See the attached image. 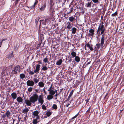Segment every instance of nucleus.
<instances>
[{
	"instance_id": "obj_1",
	"label": "nucleus",
	"mask_w": 124,
	"mask_h": 124,
	"mask_svg": "<svg viewBox=\"0 0 124 124\" xmlns=\"http://www.w3.org/2000/svg\"><path fill=\"white\" fill-rule=\"evenodd\" d=\"M38 98V95L35 93L30 97V100L32 103H34L37 101Z\"/></svg>"
},
{
	"instance_id": "obj_2",
	"label": "nucleus",
	"mask_w": 124,
	"mask_h": 124,
	"mask_svg": "<svg viewBox=\"0 0 124 124\" xmlns=\"http://www.w3.org/2000/svg\"><path fill=\"white\" fill-rule=\"evenodd\" d=\"M20 66L19 65H17L12 70V72L13 73L16 75V76H15V77H16V74L18 72H20Z\"/></svg>"
},
{
	"instance_id": "obj_3",
	"label": "nucleus",
	"mask_w": 124,
	"mask_h": 124,
	"mask_svg": "<svg viewBox=\"0 0 124 124\" xmlns=\"http://www.w3.org/2000/svg\"><path fill=\"white\" fill-rule=\"evenodd\" d=\"M105 29V28L104 26H103L102 25V26L99 25L97 30V33L98 34H100L101 31Z\"/></svg>"
},
{
	"instance_id": "obj_4",
	"label": "nucleus",
	"mask_w": 124,
	"mask_h": 124,
	"mask_svg": "<svg viewBox=\"0 0 124 124\" xmlns=\"http://www.w3.org/2000/svg\"><path fill=\"white\" fill-rule=\"evenodd\" d=\"M40 65L39 64H37L36 66V69L34 70V72L35 73L38 74L39 73L40 69Z\"/></svg>"
},
{
	"instance_id": "obj_5",
	"label": "nucleus",
	"mask_w": 124,
	"mask_h": 124,
	"mask_svg": "<svg viewBox=\"0 0 124 124\" xmlns=\"http://www.w3.org/2000/svg\"><path fill=\"white\" fill-rule=\"evenodd\" d=\"M87 0L89 1L85 5V6L87 8H91L92 7V1L90 0Z\"/></svg>"
},
{
	"instance_id": "obj_6",
	"label": "nucleus",
	"mask_w": 124,
	"mask_h": 124,
	"mask_svg": "<svg viewBox=\"0 0 124 124\" xmlns=\"http://www.w3.org/2000/svg\"><path fill=\"white\" fill-rule=\"evenodd\" d=\"M27 85L28 86H32L34 84V82L32 80H28L27 81Z\"/></svg>"
},
{
	"instance_id": "obj_7",
	"label": "nucleus",
	"mask_w": 124,
	"mask_h": 124,
	"mask_svg": "<svg viewBox=\"0 0 124 124\" xmlns=\"http://www.w3.org/2000/svg\"><path fill=\"white\" fill-rule=\"evenodd\" d=\"M43 99V97L42 96L40 95L39 96V98L38 99L39 102L40 103H41V105L44 102V101Z\"/></svg>"
},
{
	"instance_id": "obj_8",
	"label": "nucleus",
	"mask_w": 124,
	"mask_h": 124,
	"mask_svg": "<svg viewBox=\"0 0 124 124\" xmlns=\"http://www.w3.org/2000/svg\"><path fill=\"white\" fill-rule=\"evenodd\" d=\"M24 103H26L27 106H31L32 102L30 100H29L27 99L25 100Z\"/></svg>"
},
{
	"instance_id": "obj_9",
	"label": "nucleus",
	"mask_w": 124,
	"mask_h": 124,
	"mask_svg": "<svg viewBox=\"0 0 124 124\" xmlns=\"http://www.w3.org/2000/svg\"><path fill=\"white\" fill-rule=\"evenodd\" d=\"M96 46H94V49L95 51H98V50L100 48V46H101V44L98 43L96 45Z\"/></svg>"
},
{
	"instance_id": "obj_10",
	"label": "nucleus",
	"mask_w": 124,
	"mask_h": 124,
	"mask_svg": "<svg viewBox=\"0 0 124 124\" xmlns=\"http://www.w3.org/2000/svg\"><path fill=\"white\" fill-rule=\"evenodd\" d=\"M67 24H68V25L66 27V28H67L68 30H69L70 31L73 25V24H72V25L71 23L70 22H68L67 23Z\"/></svg>"
},
{
	"instance_id": "obj_11",
	"label": "nucleus",
	"mask_w": 124,
	"mask_h": 124,
	"mask_svg": "<svg viewBox=\"0 0 124 124\" xmlns=\"http://www.w3.org/2000/svg\"><path fill=\"white\" fill-rule=\"evenodd\" d=\"M39 113V112L37 110H36L34 111L33 113V115L34 116L33 118L37 117L38 116L39 117V116L38 115Z\"/></svg>"
},
{
	"instance_id": "obj_12",
	"label": "nucleus",
	"mask_w": 124,
	"mask_h": 124,
	"mask_svg": "<svg viewBox=\"0 0 124 124\" xmlns=\"http://www.w3.org/2000/svg\"><path fill=\"white\" fill-rule=\"evenodd\" d=\"M89 32L90 33L89 34V36L90 37L93 36L94 34V30L92 29H90L89 31Z\"/></svg>"
},
{
	"instance_id": "obj_13",
	"label": "nucleus",
	"mask_w": 124,
	"mask_h": 124,
	"mask_svg": "<svg viewBox=\"0 0 124 124\" xmlns=\"http://www.w3.org/2000/svg\"><path fill=\"white\" fill-rule=\"evenodd\" d=\"M40 119V117L38 116L37 117L36 119H35L33 120L32 121V123L33 124H37L39 122L37 121L38 120Z\"/></svg>"
},
{
	"instance_id": "obj_14",
	"label": "nucleus",
	"mask_w": 124,
	"mask_h": 124,
	"mask_svg": "<svg viewBox=\"0 0 124 124\" xmlns=\"http://www.w3.org/2000/svg\"><path fill=\"white\" fill-rule=\"evenodd\" d=\"M29 111V109L28 108H25V109H23L22 111V112L23 113H24L26 114V116L27 115V113Z\"/></svg>"
},
{
	"instance_id": "obj_15",
	"label": "nucleus",
	"mask_w": 124,
	"mask_h": 124,
	"mask_svg": "<svg viewBox=\"0 0 124 124\" xmlns=\"http://www.w3.org/2000/svg\"><path fill=\"white\" fill-rule=\"evenodd\" d=\"M46 7V3H45L41 7L39 8L40 10L42 11H44Z\"/></svg>"
},
{
	"instance_id": "obj_16",
	"label": "nucleus",
	"mask_w": 124,
	"mask_h": 124,
	"mask_svg": "<svg viewBox=\"0 0 124 124\" xmlns=\"http://www.w3.org/2000/svg\"><path fill=\"white\" fill-rule=\"evenodd\" d=\"M87 46L90 49L91 51H93V50L94 49L92 47L93 45H91V46L88 42L87 43Z\"/></svg>"
},
{
	"instance_id": "obj_17",
	"label": "nucleus",
	"mask_w": 124,
	"mask_h": 124,
	"mask_svg": "<svg viewBox=\"0 0 124 124\" xmlns=\"http://www.w3.org/2000/svg\"><path fill=\"white\" fill-rule=\"evenodd\" d=\"M11 96L13 99L14 100L17 98V94L13 92L11 94Z\"/></svg>"
},
{
	"instance_id": "obj_18",
	"label": "nucleus",
	"mask_w": 124,
	"mask_h": 124,
	"mask_svg": "<svg viewBox=\"0 0 124 124\" xmlns=\"http://www.w3.org/2000/svg\"><path fill=\"white\" fill-rule=\"evenodd\" d=\"M77 31V28L74 27H72V29L70 30V31H72V33L73 34H75L76 32Z\"/></svg>"
},
{
	"instance_id": "obj_19",
	"label": "nucleus",
	"mask_w": 124,
	"mask_h": 124,
	"mask_svg": "<svg viewBox=\"0 0 124 124\" xmlns=\"http://www.w3.org/2000/svg\"><path fill=\"white\" fill-rule=\"evenodd\" d=\"M42 68L41 69V70H43L44 71H46L47 70L48 68H47L46 66L43 65V64L42 65ZM48 68H49V67H48Z\"/></svg>"
},
{
	"instance_id": "obj_20",
	"label": "nucleus",
	"mask_w": 124,
	"mask_h": 124,
	"mask_svg": "<svg viewBox=\"0 0 124 124\" xmlns=\"http://www.w3.org/2000/svg\"><path fill=\"white\" fill-rule=\"evenodd\" d=\"M16 100L18 102L21 103L22 102L23 99L21 97L19 96L17 98Z\"/></svg>"
},
{
	"instance_id": "obj_21",
	"label": "nucleus",
	"mask_w": 124,
	"mask_h": 124,
	"mask_svg": "<svg viewBox=\"0 0 124 124\" xmlns=\"http://www.w3.org/2000/svg\"><path fill=\"white\" fill-rule=\"evenodd\" d=\"M2 76L1 78H7V74L6 73L4 72H2Z\"/></svg>"
},
{
	"instance_id": "obj_22",
	"label": "nucleus",
	"mask_w": 124,
	"mask_h": 124,
	"mask_svg": "<svg viewBox=\"0 0 124 124\" xmlns=\"http://www.w3.org/2000/svg\"><path fill=\"white\" fill-rule=\"evenodd\" d=\"M75 57V61L78 62H79L80 61V58L79 57L76 56Z\"/></svg>"
},
{
	"instance_id": "obj_23",
	"label": "nucleus",
	"mask_w": 124,
	"mask_h": 124,
	"mask_svg": "<svg viewBox=\"0 0 124 124\" xmlns=\"http://www.w3.org/2000/svg\"><path fill=\"white\" fill-rule=\"evenodd\" d=\"M71 54L72 56L71 57L72 58H74L76 56L77 54L76 52L73 51L71 53Z\"/></svg>"
},
{
	"instance_id": "obj_24",
	"label": "nucleus",
	"mask_w": 124,
	"mask_h": 124,
	"mask_svg": "<svg viewBox=\"0 0 124 124\" xmlns=\"http://www.w3.org/2000/svg\"><path fill=\"white\" fill-rule=\"evenodd\" d=\"M79 112L74 117H72L70 119V122H72L74 120L73 119H74V118H76L78 115L79 114Z\"/></svg>"
},
{
	"instance_id": "obj_25",
	"label": "nucleus",
	"mask_w": 124,
	"mask_h": 124,
	"mask_svg": "<svg viewBox=\"0 0 124 124\" xmlns=\"http://www.w3.org/2000/svg\"><path fill=\"white\" fill-rule=\"evenodd\" d=\"M62 62V60L61 59H60L56 63V64L58 65H60L61 64Z\"/></svg>"
},
{
	"instance_id": "obj_26",
	"label": "nucleus",
	"mask_w": 124,
	"mask_h": 124,
	"mask_svg": "<svg viewBox=\"0 0 124 124\" xmlns=\"http://www.w3.org/2000/svg\"><path fill=\"white\" fill-rule=\"evenodd\" d=\"M5 114L7 118H9L10 116V112L9 110H7L5 113Z\"/></svg>"
},
{
	"instance_id": "obj_27",
	"label": "nucleus",
	"mask_w": 124,
	"mask_h": 124,
	"mask_svg": "<svg viewBox=\"0 0 124 124\" xmlns=\"http://www.w3.org/2000/svg\"><path fill=\"white\" fill-rule=\"evenodd\" d=\"M104 42V39H101V47L102 48L103 47V45Z\"/></svg>"
},
{
	"instance_id": "obj_28",
	"label": "nucleus",
	"mask_w": 124,
	"mask_h": 124,
	"mask_svg": "<svg viewBox=\"0 0 124 124\" xmlns=\"http://www.w3.org/2000/svg\"><path fill=\"white\" fill-rule=\"evenodd\" d=\"M75 18L73 16H72L69 18V20L71 22H72L75 20Z\"/></svg>"
},
{
	"instance_id": "obj_29",
	"label": "nucleus",
	"mask_w": 124,
	"mask_h": 124,
	"mask_svg": "<svg viewBox=\"0 0 124 124\" xmlns=\"http://www.w3.org/2000/svg\"><path fill=\"white\" fill-rule=\"evenodd\" d=\"M39 86L41 87H43L44 86V84L42 82H40L38 83Z\"/></svg>"
},
{
	"instance_id": "obj_30",
	"label": "nucleus",
	"mask_w": 124,
	"mask_h": 124,
	"mask_svg": "<svg viewBox=\"0 0 124 124\" xmlns=\"http://www.w3.org/2000/svg\"><path fill=\"white\" fill-rule=\"evenodd\" d=\"M14 56V55L13 54V52H12L11 53L9 54L8 58L9 59H11Z\"/></svg>"
},
{
	"instance_id": "obj_31",
	"label": "nucleus",
	"mask_w": 124,
	"mask_h": 124,
	"mask_svg": "<svg viewBox=\"0 0 124 124\" xmlns=\"http://www.w3.org/2000/svg\"><path fill=\"white\" fill-rule=\"evenodd\" d=\"M49 93L50 94V95L53 96L55 94L54 91L52 90L49 92Z\"/></svg>"
},
{
	"instance_id": "obj_32",
	"label": "nucleus",
	"mask_w": 124,
	"mask_h": 124,
	"mask_svg": "<svg viewBox=\"0 0 124 124\" xmlns=\"http://www.w3.org/2000/svg\"><path fill=\"white\" fill-rule=\"evenodd\" d=\"M53 98V96L50 95H48L47 96V98L48 100L52 99Z\"/></svg>"
},
{
	"instance_id": "obj_33",
	"label": "nucleus",
	"mask_w": 124,
	"mask_h": 124,
	"mask_svg": "<svg viewBox=\"0 0 124 124\" xmlns=\"http://www.w3.org/2000/svg\"><path fill=\"white\" fill-rule=\"evenodd\" d=\"M52 108L56 110L57 108V105L55 104H53L52 107Z\"/></svg>"
},
{
	"instance_id": "obj_34",
	"label": "nucleus",
	"mask_w": 124,
	"mask_h": 124,
	"mask_svg": "<svg viewBox=\"0 0 124 124\" xmlns=\"http://www.w3.org/2000/svg\"><path fill=\"white\" fill-rule=\"evenodd\" d=\"M118 14V13L117 11H116L114 13L112 14L111 15V16L112 17H114L116 16Z\"/></svg>"
},
{
	"instance_id": "obj_35",
	"label": "nucleus",
	"mask_w": 124,
	"mask_h": 124,
	"mask_svg": "<svg viewBox=\"0 0 124 124\" xmlns=\"http://www.w3.org/2000/svg\"><path fill=\"white\" fill-rule=\"evenodd\" d=\"M43 61L45 63L48 62V58H47V56H46V57L44 59Z\"/></svg>"
},
{
	"instance_id": "obj_36",
	"label": "nucleus",
	"mask_w": 124,
	"mask_h": 124,
	"mask_svg": "<svg viewBox=\"0 0 124 124\" xmlns=\"http://www.w3.org/2000/svg\"><path fill=\"white\" fill-rule=\"evenodd\" d=\"M54 0H50V9H52V4L53 2V1Z\"/></svg>"
},
{
	"instance_id": "obj_37",
	"label": "nucleus",
	"mask_w": 124,
	"mask_h": 124,
	"mask_svg": "<svg viewBox=\"0 0 124 124\" xmlns=\"http://www.w3.org/2000/svg\"><path fill=\"white\" fill-rule=\"evenodd\" d=\"M51 114V113L49 111L47 112L46 113V115L48 117L50 116Z\"/></svg>"
},
{
	"instance_id": "obj_38",
	"label": "nucleus",
	"mask_w": 124,
	"mask_h": 124,
	"mask_svg": "<svg viewBox=\"0 0 124 124\" xmlns=\"http://www.w3.org/2000/svg\"><path fill=\"white\" fill-rule=\"evenodd\" d=\"M73 92H74V90H72L71 91V92L70 93L68 96H69V97H71V96L72 95V94L73 93Z\"/></svg>"
},
{
	"instance_id": "obj_39",
	"label": "nucleus",
	"mask_w": 124,
	"mask_h": 124,
	"mask_svg": "<svg viewBox=\"0 0 124 124\" xmlns=\"http://www.w3.org/2000/svg\"><path fill=\"white\" fill-rule=\"evenodd\" d=\"M33 80L35 83H37L39 81V79H37L36 78H34Z\"/></svg>"
},
{
	"instance_id": "obj_40",
	"label": "nucleus",
	"mask_w": 124,
	"mask_h": 124,
	"mask_svg": "<svg viewBox=\"0 0 124 124\" xmlns=\"http://www.w3.org/2000/svg\"><path fill=\"white\" fill-rule=\"evenodd\" d=\"M92 1L94 3H99L100 2L99 0H92Z\"/></svg>"
},
{
	"instance_id": "obj_41",
	"label": "nucleus",
	"mask_w": 124,
	"mask_h": 124,
	"mask_svg": "<svg viewBox=\"0 0 124 124\" xmlns=\"http://www.w3.org/2000/svg\"><path fill=\"white\" fill-rule=\"evenodd\" d=\"M42 108L44 110H46V108L44 105H43L42 106Z\"/></svg>"
},
{
	"instance_id": "obj_42",
	"label": "nucleus",
	"mask_w": 124,
	"mask_h": 124,
	"mask_svg": "<svg viewBox=\"0 0 124 124\" xmlns=\"http://www.w3.org/2000/svg\"><path fill=\"white\" fill-rule=\"evenodd\" d=\"M106 30V29H103V30L101 31V32H100V35H101L102 34H103L104 31Z\"/></svg>"
},
{
	"instance_id": "obj_43",
	"label": "nucleus",
	"mask_w": 124,
	"mask_h": 124,
	"mask_svg": "<svg viewBox=\"0 0 124 124\" xmlns=\"http://www.w3.org/2000/svg\"><path fill=\"white\" fill-rule=\"evenodd\" d=\"M33 88L31 87H30L28 88V92H30L32 91V90Z\"/></svg>"
},
{
	"instance_id": "obj_44",
	"label": "nucleus",
	"mask_w": 124,
	"mask_h": 124,
	"mask_svg": "<svg viewBox=\"0 0 124 124\" xmlns=\"http://www.w3.org/2000/svg\"><path fill=\"white\" fill-rule=\"evenodd\" d=\"M20 78H25V75L24 74H20Z\"/></svg>"
},
{
	"instance_id": "obj_45",
	"label": "nucleus",
	"mask_w": 124,
	"mask_h": 124,
	"mask_svg": "<svg viewBox=\"0 0 124 124\" xmlns=\"http://www.w3.org/2000/svg\"><path fill=\"white\" fill-rule=\"evenodd\" d=\"M39 19L38 18H36L35 19V23L36 25L38 23L39 20Z\"/></svg>"
},
{
	"instance_id": "obj_46",
	"label": "nucleus",
	"mask_w": 124,
	"mask_h": 124,
	"mask_svg": "<svg viewBox=\"0 0 124 124\" xmlns=\"http://www.w3.org/2000/svg\"><path fill=\"white\" fill-rule=\"evenodd\" d=\"M35 6L34 5H33L32 6L30 7L29 8H30V9H33L34 8Z\"/></svg>"
},
{
	"instance_id": "obj_47",
	"label": "nucleus",
	"mask_w": 124,
	"mask_h": 124,
	"mask_svg": "<svg viewBox=\"0 0 124 124\" xmlns=\"http://www.w3.org/2000/svg\"><path fill=\"white\" fill-rule=\"evenodd\" d=\"M34 72H33L32 71H30L29 72V74L30 75H33L34 74Z\"/></svg>"
},
{
	"instance_id": "obj_48",
	"label": "nucleus",
	"mask_w": 124,
	"mask_h": 124,
	"mask_svg": "<svg viewBox=\"0 0 124 124\" xmlns=\"http://www.w3.org/2000/svg\"><path fill=\"white\" fill-rule=\"evenodd\" d=\"M73 8H70V12L68 13V14H69L71 12H72L73 11Z\"/></svg>"
},
{
	"instance_id": "obj_49",
	"label": "nucleus",
	"mask_w": 124,
	"mask_h": 124,
	"mask_svg": "<svg viewBox=\"0 0 124 124\" xmlns=\"http://www.w3.org/2000/svg\"><path fill=\"white\" fill-rule=\"evenodd\" d=\"M6 116L5 114H3V115L2 116V118H5L6 117Z\"/></svg>"
},
{
	"instance_id": "obj_50",
	"label": "nucleus",
	"mask_w": 124,
	"mask_h": 124,
	"mask_svg": "<svg viewBox=\"0 0 124 124\" xmlns=\"http://www.w3.org/2000/svg\"><path fill=\"white\" fill-rule=\"evenodd\" d=\"M38 1L37 0H36L34 5L35 6V5L38 3Z\"/></svg>"
},
{
	"instance_id": "obj_51",
	"label": "nucleus",
	"mask_w": 124,
	"mask_h": 124,
	"mask_svg": "<svg viewBox=\"0 0 124 124\" xmlns=\"http://www.w3.org/2000/svg\"><path fill=\"white\" fill-rule=\"evenodd\" d=\"M20 0H16L15 2V4H17V3Z\"/></svg>"
},
{
	"instance_id": "obj_52",
	"label": "nucleus",
	"mask_w": 124,
	"mask_h": 124,
	"mask_svg": "<svg viewBox=\"0 0 124 124\" xmlns=\"http://www.w3.org/2000/svg\"><path fill=\"white\" fill-rule=\"evenodd\" d=\"M105 34H102V36H101V39H104V37H105Z\"/></svg>"
},
{
	"instance_id": "obj_53",
	"label": "nucleus",
	"mask_w": 124,
	"mask_h": 124,
	"mask_svg": "<svg viewBox=\"0 0 124 124\" xmlns=\"http://www.w3.org/2000/svg\"><path fill=\"white\" fill-rule=\"evenodd\" d=\"M104 23L103 22H101V24L100 23L99 25H101V26H104V25H103Z\"/></svg>"
},
{
	"instance_id": "obj_54",
	"label": "nucleus",
	"mask_w": 124,
	"mask_h": 124,
	"mask_svg": "<svg viewBox=\"0 0 124 124\" xmlns=\"http://www.w3.org/2000/svg\"><path fill=\"white\" fill-rule=\"evenodd\" d=\"M58 94H57V93H56V94H55V100H57V96L58 95Z\"/></svg>"
},
{
	"instance_id": "obj_55",
	"label": "nucleus",
	"mask_w": 124,
	"mask_h": 124,
	"mask_svg": "<svg viewBox=\"0 0 124 124\" xmlns=\"http://www.w3.org/2000/svg\"><path fill=\"white\" fill-rule=\"evenodd\" d=\"M87 45V44H86L85 45V46L84 47V48H85V50L86 51L87 50L86 47L87 46V45Z\"/></svg>"
},
{
	"instance_id": "obj_56",
	"label": "nucleus",
	"mask_w": 124,
	"mask_h": 124,
	"mask_svg": "<svg viewBox=\"0 0 124 124\" xmlns=\"http://www.w3.org/2000/svg\"><path fill=\"white\" fill-rule=\"evenodd\" d=\"M38 63H39V64H42V62L41 61V60L39 61H38Z\"/></svg>"
},
{
	"instance_id": "obj_57",
	"label": "nucleus",
	"mask_w": 124,
	"mask_h": 124,
	"mask_svg": "<svg viewBox=\"0 0 124 124\" xmlns=\"http://www.w3.org/2000/svg\"><path fill=\"white\" fill-rule=\"evenodd\" d=\"M89 99H87L85 100V101L86 102V103L87 104L89 101Z\"/></svg>"
},
{
	"instance_id": "obj_58",
	"label": "nucleus",
	"mask_w": 124,
	"mask_h": 124,
	"mask_svg": "<svg viewBox=\"0 0 124 124\" xmlns=\"http://www.w3.org/2000/svg\"><path fill=\"white\" fill-rule=\"evenodd\" d=\"M72 60V59H71V58H70V59L68 60V62H71V61Z\"/></svg>"
},
{
	"instance_id": "obj_59",
	"label": "nucleus",
	"mask_w": 124,
	"mask_h": 124,
	"mask_svg": "<svg viewBox=\"0 0 124 124\" xmlns=\"http://www.w3.org/2000/svg\"><path fill=\"white\" fill-rule=\"evenodd\" d=\"M7 40V39H2V41H1L2 42H2L3 41H5L6 40Z\"/></svg>"
},
{
	"instance_id": "obj_60",
	"label": "nucleus",
	"mask_w": 124,
	"mask_h": 124,
	"mask_svg": "<svg viewBox=\"0 0 124 124\" xmlns=\"http://www.w3.org/2000/svg\"><path fill=\"white\" fill-rule=\"evenodd\" d=\"M12 119L13 120V123L12 124H14V122L16 120V119H14L13 118H12Z\"/></svg>"
},
{
	"instance_id": "obj_61",
	"label": "nucleus",
	"mask_w": 124,
	"mask_h": 124,
	"mask_svg": "<svg viewBox=\"0 0 124 124\" xmlns=\"http://www.w3.org/2000/svg\"><path fill=\"white\" fill-rule=\"evenodd\" d=\"M90 107L89 108H88L87 110L86 111V112H88L90 111Z\"/></svg>"
},
{
	"instance_id": "obj_62",
	"label": "nucleus",
	"mask_w": 124,
	"mask_h": 124,
	"mask_svg": "<svg viewBox=\"0 0 124 124\" xmlns=\"http://www.w3.org/2000/svg\"><path fill=\"white\" fill-rule=\"evenodd\" d=\"M43 90L44 93H45V94H46V93L45 89L44 88Z\"/></svg>"
},
{
	"instance_id": "obj_63",
	"label": "nucleus",
	"mask_w": 124,
	"mask_h": 124,
	"mask_svg": "<svg viewBox=\"0 0 124 124\" xmlns=\"http://www.w3.org/2000/svg\"><path fill=\"white\" fill-rule=\"evenodd\" d=\"M52 84L51 85V86H50V87L49 88V89H50V90H52L51 89V88H52V89H53L54 88H52Z\"/></svg>"
},
{
	"instance_id": "obj_64",
	"label": "nucleus",
	"mask_w": 124,
	"mask_h": 124,
	"mask_svg": "<svg viewBox=\"0 0 124 124\" xmlns=\"http://www.w3.org/2000/svg\"><path fill=\"white\" fill-rule=\"evenodd\" d=\"M2 42L0 40V45H2Z\"/></svg>"
}]
</instances>
